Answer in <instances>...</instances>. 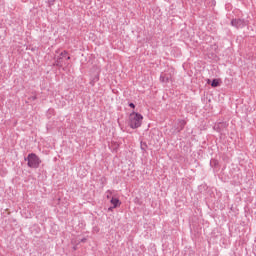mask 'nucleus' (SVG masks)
Instances as JSON below:
<instances>
[{
  "label": "nucleus",
  "instance_id": "obj_8",
  "mask_svg": "<svg viewBox=\"0 0 256 256\" xmlns=\"http://www.w3.org/2000/svg\"><path fill=\"white\" fill-rule=\"evenodd\" d=\"M211 87H219V79H213L211 83Z\"/></svg>",
  "mask_w": 256,
  "mask_h": 256
},
{
  "label": "nucleus",
  "instance_id": "obj_3",
  "mask_svg": "<svg viewBox=\"0 0 256 256\" xmlns=\"http://www.w3.org/2000/svg\"><path fill=\"white\" fill-rule=\"evenodd\" d=\"M65 57H67V50L62 51L60 53V55L56 57L54 66L63 67V65H69V63H67V61H65Z\"/></svg>",
  "mask_w": 256,
  "mask_h": 256
},
{
  "label": "nucleus",
  "instance_id": "obj_12",
  "mask_svg": "<svg viewBox=\"0 0 256 256\" xmlns=\"http://www.w3.org/2000/svg\"><path fill=\"white\" fill-rule=\"evenodd\" d=\"M32 99L35 100V99H37V97L34 96Z\"/></svg>",
  "mask_w": 256,
  "mask_h": 256
},
{
  "label": "nucleus",
  "instance_id": "obj_2",
  "mask_svg": "<svg viewBox=\"0 0 256 256\" xmlns=\"http://www.w3.org/2000/svg\"><path fill=\"white\" fill-rule=\"evenodd\" d=\"M24 160L27 161V165L31 169H39V165H41V158L35 153L28 154Z\"/></svg>",
  "mask_w": 256,
  "mask_h": 256
},
{
  "label": "nucleus",
  "instance_id": "obj_6",
  "mask_svg": "<svg viewBox=\"0 0 256 256\" xmlns=\"http://www.w3.org/2000/svg\"><path fill=\"white\" fill-rule=\"evenodd\" d=\"M110 203L113 204L112 209H117V207H119V205H121V202H119V199H117V198H112Z\"/></svg>",
  "mask_w": 256,
  "mask_h": 256
},
{
  "label": "nucleus",
  "instance_id": "obj_4",
  "mask_svg": "<svg viewBox=\"0 0 256 256\" xmlns=\"http://www.w3.org/2000/svg\"><path fill=\"white\" fill-rule=\"evenodd\" d=\"M247 24L248 22L241 18H235L231 21L232 27H236V29H243V27H247Z\"/></svg>",
  "mask_w": 256,
  "mask_h": 256
},
{
  "label": "nucleus",
  "instance_id": "obj_10",
  "mask_svg": "<svg viewBox=\"0 0 256 256\" xmlns=\"http://www.w3.org/2000/svg\"><path fill=\"white\" fill-rule=\"evenodd\" d=\"M129 107H131L132 109H135V105L133 104V102L129 103Z\"/></svg>",
  "mask_w": 256,
  "mask_h": 256
},
{
  "label": "nucleus",
  "instance_id": "obj_9",
  "mask_svg": "<svg viewBox=\"0 0 256 256\" xmlns=\"http://www.w3.org/2000/svg\"><path fill=\"white\" fill-rule=\"evenodd\" d=\"M71 59V56H69V52H67L66 56H65V61H69Z\"/></svg>",
  "mask_w": 256,
  "mask_h": 256
},
{
  "label": "nucleus",
  "instance_id": "obj_1",
  "mask_svg": "<svg viewBox=\"0 0 256 256\" xmlns=\"http://www.w3.org/2000/svg\"><path fill=\"white\" fill-rule=\"evenodd\" d=\"M143 123V115L137 113V112H132L129 116V127L131 129H139V127Z\"/></svg>",
  "mask_w": 256,
  "mask_h": 256
},
{
  "label": "nucleus",
  "instance_id": "obj_5",
  "mask_svg": "<svg viewBox=\"0 0 256 256\" xmlns=\"http://www.w3.org/2000/svg\"><path fill=\"white\" fill-rule=\"evenodd\" d=\"M160 81L161 83H169V81H171V76L167 73H162L160 75Z\"/></svg>",
  "mask_w": 256,
  "mask_h": 256
},
{
  "label": "nucleus",
  "instance_id": "obj_7",
  "mask_svg": "<svg viewBox=\"0 0 256 256\" xmlns=\"http://www.w3.org/2000/svg\"><path fill=\"white\" fill-rule=\"evenodd\" d=\"M185 125H187L185 120H179L180 129L178 131H183V129H185Z\"/></svg>",
  "mask_w": 256,
  "mask_h": 256
},
{
  "label": "nucleus",
  "instance_id": "obj_11",
  "mask_svg": "<svg viewBox=\"0 0 256 256\" xmlns=\"http://www.w3.org/2000/svg\"><path fill=\"white\" fill-rule=\"evenodd\" d=\"M87 241V238H83L82 240H81V243H85Z\"/></svg>",
  "mask_w": 256,
  "mask_h": 256
}]
</instances>
